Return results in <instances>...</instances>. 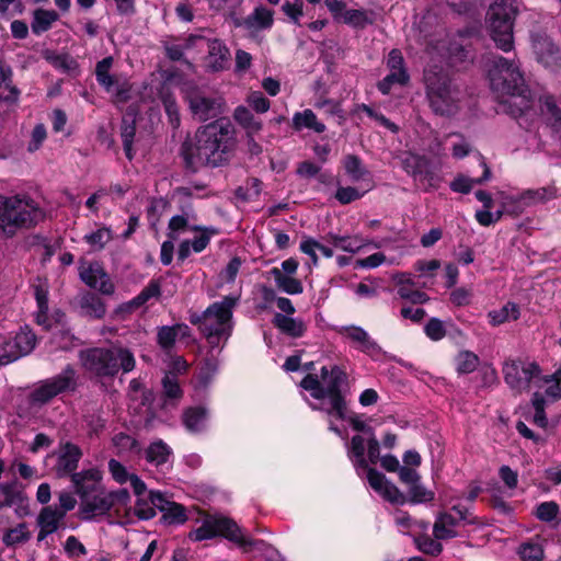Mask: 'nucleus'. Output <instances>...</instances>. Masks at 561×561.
<instances>
[{
  "label": "nucleus",
  "instance_id": "bb28decb",
  "mask_svg": "<svg viewBox=\"0 0 561 561\" xmlns=\"http://www.w3.org/2000/svg\"><path fill=\"white\" fill-rule=\"evenodd\" d=\"M328 241L344 252L356 254L364 250L366 247L373 244L368 239H365L358 234L356 236H339L329 234Z\"/></svg>",
  "mask_w": 561,
  "mask_h": 561
},
{
  "label": "nucleus",
  "instance_id": "13d9d810",
  "mask_svg": "<svg viewBox=\"0 0 561 561\" xmlns=\"http://www.w3.org/2000/svg\"><path fill=\"white\" fill-rule=\"evenodd\" d=\"M160 295V285L152 280L147 287H145L138 296L127 304L128 309H134L142 306L149 299L158 297Z\"/></svg>",
  "mask_w": 561,
  "mask_h": 561
},
{
  "label": "nucleus",
  "instance_id": "f3484780",
  "mask_svg": "<svg viewBox=\"0 0 561 561\" xmlns=\"http://www.w3.org/2000/svg\"><path fill=\"white\" fill-rule=\"evenodd\" d=\"M79 275L85 285L99 290L103 295H112L114 293V284L99 262L81 261Z\"/></svg>",
  "mask_w": 561,
  "mask_h": 561
},
{
  "label": "nucleus",
  "instance_id": "412c9836",
  "mask_svg": "<svg viewBox=\"0 0 561 561\" xmlns=\"http://www.w3.org/2000/svg\"><path fill=\"white\" fill-rule=\"evenodd\" d=\"M422 463V457L415 449L407 450L402 456V465L397 471L399 481L408 486L410 491H420L421 476L419 468Z\"/></svg>",
  "mask_w": 561,
  "mask_h": 561
},
{
  "label": "nucleus",
  "instance_id": "4d7b16f0",
  "mask_svg": "<svg viewBox=\"0 0 561 561\" xmlns=\"http://www.w3.org/2000/svg\"><path fill=\"white\" fill-rule=\"evenodd\" d=\"M81 307L85 312L93 318H102L105 314L106 308L100 297L94 294L83 296Z\"/></svg>",
  "mask_w": 561,
  "mask_h": 561
},
{
  "label": "nucleus",
  "instance_id": "9b49d317",
  "mask_svg": "<svg viewBox=\"0 0 561 561\" xmlns=\"http://www.w3.org/2000/svg\"><path fill=\"white\" fill-rule=\"evenodd\" d=\"M443 511L437 515L433 535L437 539H453L460 536V529L471 522L469 507L458 497L442 500Z\"/></svg>",
  "mask_w": 561,
  "mask_h": 561
},
{
  "label": "nucleus",
  "instance_id": "f8f14e48",
  "mask_svg": "<svg viewBox=\"0 0 561 561\" xmlns=\"http://www.w3.org/2000/svg\"><path fill=\"white\" fill-rule=\"evenodd\" d=\"M77 373L68 365L60 374L38 382L28 396L30 404L41 407L56 396L73 391L77 387Z\"/></svg>",
  "mask_w": 561,
  "mask_h": 561
},
{
  "label": "nucleus",
  "instance_id": "393cba45",
  "mask_svg": "<svg viewBox=\"0 0 561 561\" xmlns=\"http://www.w3.org/2000/svg\"><path fill=\"white\" fill-rule=\"evenodd\" d=\"M533 49L539 62L546 67L552 66L561 60V53L557 45L546 34H534L531 36Z\"/></svg>",
  "mask_w": 561,
  "mask_h": 561
},
{
  "label": "nucleus",
  "instance_id": "9d476101",
  "mask_svg": "<svg viewBox=\"0 0 561 561\" xmlns=\"http://www.w3.org/2000/svg\"><path fill=\"white\" fill-rule=\"evenodd\" d=\"M516 14V0H494L489 8L488 28L496 47L503 51H511L514 47L513 26Z\"/></svg>",
  "mask_w": 561,
  "mask_h": 561
},
{
  "label": "nucleus",
  "instance_id": "ea45409f",
  "mask_svg": "<svg viewBox=\"0 0 561 561\" xmlns=\"http://www.w3.org/2000/svg\"><path fill=\"white\" fill-rule=\"evenodd\" d=\"M383 500L394 505L421 504L434 500V493H382Z\"/></svg>",
  "mask_w": 561,
  "mask_h": 561
},
{
  "label": "nucleus",
  "instance_id": "0eeeda50",
  "mask_svg": "<svg viewBox=\"0 0 561 561\" xmlns=\"http://www.w3.org/2000/svg\"><path fill=\"white\" fill-rule=\"evenodd\" d=\"M347 456L357 474L366 479L369 486L375 491H382L386 477L382 472L370 467V465L380 461L379 442L374 436L366 439L362 435H355L347 446Z\"/></svg>",
  "mask_w": 561,
  "mask_h": 561
},
{
  "label": "nucleus",
  "instance_id": "bf43d9fd",
  "mask_svg": "<svg viewBox=\"0 0 561 561\" xmlns=\"http://www.w3.org/2000/svg\"><path fill=\"white\" fill-rule=\"evenodd\" d=\"M518 553L524 561H540L543 558V549L538 541L523 543Z\"/></svg>",
  "mask_w": 561,
  "mask_h": 561
},
{
  "label": "nucleus",
  "instance_id": "aec40b11",
  "mask_svg": "<svg viewBox=\"0 0 561 561\" xmlns=\"http://www.w3.org/2000/svg\"><path fill=\"white\" fill-rule=\"evenodd\" d=\"M556 196L553 187H540L527 190L516 196H506L503 201V207L514 213H522L524 207L549 201Z\"/></svg>",
  "mask_w": 561,
  "mask_h": 561
},
{
  "label": "nucleus",
  "instance_id": "423d86ee",
  "mask_svg": "<svg viewBox=\"0 0 561 561\" xmlns=\"http://www.w3.org/2000/svg\"><path fill=\"white\" fill-rule=\"evenodd\" d=\"M426 95L433 112L440 116H455L462 107V92L442 71L427 68L424 72Z\"/></svg>",
  "mask_w": 561,
  "mask_h": 561
},
{
  "label": "nucleus",
  "instance_id": "cd10ccee",
  "mask_svg": "<svg viewBox=\"0 0 561 561\" xmlns=\"http://www.w3.org/2000/svg\"><path fill=\"white\" fill-rule=\"evenodd\" d=\"M374 12L365 9H344L336 22H342L353 28H365L374 23Z\"/></svg>",
  "mask_w": 561,
  "mask_h": 561
},
{
  "label": "nucleus",
  "instance_id": "20e7f679",
  "mask_svg": "<svg viewBox=\"0 0 561 561\" xmlns=\"http://www.w3.org/2000/svg\"><path fill=\"white\" fill-rule=\"evenodd\" d=\"M237 302L238 297L226 296L208 306L203 313L191 314V323L198 328L211 348L221 350L231 336Z\"/></svg>",
  "mask_w": 561,
  "mask_h": 561
},
{
  "label": "nucleus",
  "instance_id": "052dcab7",
  "mask_svg": "<svg viewBox=\"0 0 561 561\" xmlns=\"http://www.w3.org/2000/svg\"><path fill=\"white\" fill-rule=\"evenodd\" d=\"M560 513L559 505L554 502H543L536 506L535 516L545 523L553 522Z\"/></svg>",
  "mask_w": 561,
  "mask_h": 561
},
{
  "label": "nucleus",
  "instance_id": "dca6fc26",
  "mask_svg": "<svg viewBox=\"0 0 561 561\" xmlns=\"http://www.w3.org/2000/svg\"><path fill=\"white\" fill-rule=\"evenodd\" d=\"M185 99L193 115L199 121H208L221 112V100L207 96L204 91L197 88L188 89Z\"/></svg>",
  "mask_w": 561,
  "mask_h": 561
},
{
  "label": "nucleus",
  "instance_id": "f03ea898",
  "mask_svg": "<svg viewBox=\"0 0 561 561\" xmlns=\"http://www.w3.org/2000/svg\"><path fill=\"white\" fill-rule=\"evenodd\" d=\"M347 382V374L339 366L321 368V379L316 375H307L300 386L310 392L311 397L319 400V404H312V409L323 411L328 415L330 430L337 435L341 431L335 426V420L346 419V400L342 393V387Z\"/></svg>",
  "mask_w": 561,
  "mask_h": 561
},
{
  "label": "nucleus",
  "instance_id": "c03bdc74",
  "mask_svg": "<svg viewBox=\"0 0 561 561\" xmlns=\"http://www.w3.org/2000/svg\"><path fill=\"white\" fill-rule=\"evenodd\" d=\"M149 501L139 499L135 513L141 519H150L156 516V506L162 502V493H147Z\"/></svg>",
  "mask_w": 561,
  "mask_h": 561
},
{
  "label": "nucleus",
  "instance_id": "8fccbe9b",
  "mask_svg": "<svg viewBox=\"0 0 561 561\" xmlns=\"http://www.w3.org/2000/svg\"><path fill=\"white\" fill-rule=\"evenodd\" d=\"M113 239V231L110 227L100 226L95 231L84 234L83 240L95 251L104 247Z\"/></svg>",
  "mask_w": 561,
  "mask_h": 561
},
{
  "label": "nucleus",
  "instance_id": "1a4fd4ad",
  "mask_svg": "<svg viewBox=\"0 0 561 561\" xmlns=\"http://www.w3.org/2000/svg\"><path fill=\"white\" fill-rule=\"evenodd\" d=\"M82 366L96 376H114L121 369L129 373L135 368L134 354L125 347L91 348L80 353Z\"/></svg>",
  "mask_w": 561,
  "mask_h": 561
},
{
  "label": "nucleus",
  "instance_id": "5701e85b",
  "mask_svg": "<svg viewBox=\"0 0 561 561\" xmlns=\"http://www.w3.org/2000/svg\"><path fill=\"white\" fill-rule=\"evenodd\" d=\"M469 42L465 34L459 33L454 39L435 47L439 55L447 59L448 64L453 67H458L471 59L470 50L468 49Z\"/></svg>",
  "mask_w": 561,
  "mask_h": 561
},
{
  "label": "nucleus",
  "instance_id": "7c9ffc66",
  "mask_svg": "<svg viewBox=\"0 0 561 561\" xmlns=\"http://www.w3.org/2000/svg\"><path fill=\"white\" fill-rule=\"evenodd\" d=\"M273 323L282 333L291 337H300L307 330V325L301 319L283 313H276Z\"/></svg>",
  "mask_w": 561,
  "mask_h": 561
},
{
  "label": "nucleus",
  "instance_id": "c756f323",
  "mask_svg": "<svg viewBox=\"0 0 561 561\" xmlns=\"http://www.w3.org/2000/svg\"><path fill=\"white\" fill-rule=\"evenodd\" d=\"M230 59V51L224 42L213 39L208 44V66L215 70L227 68Z\"/></svg>",
  "mask_w": 561,
  "mask_h": 561
},
{
  "label": "nucleus",
  "instance_id": "473e14b6",
  "mask_svg": "<svg viewBox=\"0 0 561 561\" xmlns=\"http://www.w3.org/2000/svg\"><path fill=\"white\" fill-rule=\"evenodd\" d=\"M20 98V90L12 83V70L9 66L0 64V100L15 103Z\"/></svg>",
  "mask_w": 561,
  "mask_h": 561
},
{
  "label": "nucleus",
  "instance_id": "2f4dec72",
  "mask_svg": "<svg viewBox=\"0 0 561 561\" xmlns=\"http://www.w3.org/2000/svg\"><path fill=\"white\" fill-rule=\"evenodd\" d=\"M101 481L102 472L96 468H90L72 474V482L77 491H96Z\"/></svg>",
  "mask_w": 561,
  "mask_h": 561
},
{
  "label": "nucleus",
  "instance_id": "2eb2a0df",
  "mask_svg": "<svg viewBox=\"0 0 561 561\" xmlns=\"http://www.w3.org/2000/svg\"><path fill=\"white\" fill-rule=\"evenodd\" d=\"M36 344L35 334L27 328H22L12 339L0 347V365H8L32 352Z\"/></svg>",
  "mask_w": 561,
  "mask_h": 561
},
{
  "label": "nucleus",
  "instance_id": "a878e982",
  "mask_svg": "<svg viewBox=\"0 0 561 561\" xmlns=\"http://www.w3.org/2000/svg\"><path fill=\"white\" fill-rule=\"evenodd\" d=\"M345 173L352 182L362 183L365 186V192L374 187L370 172L363 165L358 157L348 154L343 160Z\"/></svg>",
  "mask_w": 561,
  "mask_h": 561
},
{
  "label": "nucleus",
  "instance_id": "ddd939ff",
  "mask_svg": "<svg viewBox=\"0 0 561 561\" xmlns=\"http://www.w3.org/2000/svg\"><path fill=\"white\" fill-rule=\"evenodd\" d=\"M502 370L505 382L517 393L529 391L540 382V368L535 362L510 358Z\"/></svg>",
  "mask_w": 561,
  "mask_h": 561
},
{
  "label": "nucleus",
  "instance_id": "37998d69",
  "mask_svg": "<svg viewBox=\"0 0 561 561\" xmlns=\"http://www.w3.org/2000/svg\"><path fill=\"white\" fill-rule=\"evenodd\" d=\"M455 369L459 375L473 373L480 365V358L471 351H460L454 359Z\"/></svg>",
  "mask_w": 561,
  "mask_h": 561
},
{
  "label": "nucleus",
  "instance_id": "4be33fe9",
  "mask_svg": "<svg viewBox=\"0 0 561 561\" xmlns=\"http://www.w3.org/2000/svg\"><path fill=\"white\" fill-rule=\"evenodd\" d=\"M337 332L343 339L351 343L353 347L371 357L381 353L380 346L362 327L345 325L341 327Z\"/></svg>",
  "mask_w": 561,
  "mask_h": 561
},
{
  "label": "nucleus",
  "instance_id": "7ed1b4c3",
  "mask_svg": "<svg viewBox=\"0 0 561 561\" xmlns=\"http://www.w3.org/2000/svg\"><path fill=\"white\" fill-rule=\"evenodd\" d=\"M195 144L183 145L184 158L191 167H218L227 160L234 146V129L227 119H218L199 128Z\"/></svg>",
  "mask_w": 561,
  "mask_h": 561
},
{
  "label": "nucleus",
  "instance_id": "a19ab883",
  "mask_svg": "<svg viewBox=\"0 0 561 561\" xmlns=\"http://www.w3.org/2000/svg\"><path fill=\"white\" fill-rule=\"evenodd\" d=\"M234 121L242 126L248 135L252 138L262 129V123L254 117L251 111L245 106H238L233 113Z\"/></svg>",
  "mask_w": 561,
  "mask_h": 561
},
{
  "label": "nucleus",
  "instance_id": "c85d7f7f",
  "mask_svg": "<svg viewBox=\"0 0 561 561\" xmlns=\"http://www.w3.org/2000/svg\"><path fill=\"white\" fill-rule=\"evenodd\" d=\"M108 471L112 478L119 484L129 483L134 491H145V483L116 459L108 461Z\"/></svg>",
  "mask_w": 561,
  "mask_h": 561
},
{
  "label": "nucleus",
  "instance_id": "09e8293b",
  "mask_svg": "<svg viewBox=\"0 0 561 561\" xmlns=\"http://www.w3.org/2000/svg\"><path fill=\"white\" fill-rule=\"evenodd\" d=\"M244 23L249 28H268L273 24V12L264 7H257Z\"/></svg>",
  "mask_w": 561,
  "mask_h": 561
},
{
  "label": "nucleus",
  "instance_id": "a18cd8bd",
  "mask_svg": "<svg viewBox=\"0 0 561 561\" xmlns=\"http://www.w3.org/2000/svg\"><path fill=\"white\" fill-rule=\"evenodd\" d=\"M482 164L484 167V171H483V175L481 178L471 179V178H468L465 175H459L450 183V188L454 192L467 194L471 191L473 185L481 184V183L488 181L491 178V171L484 162Z\"/></svg>",
  "mask_w": 561,
  "mask_h": 561
},
{
  "label": "nucleus",
  "instance_id": "603ef678",
  "mask_svg": "<svg viewBox=\"0 0 561 561\" xmlns=\"http://www.w3.org/2000/svg\"><path fill=\"white\" fill-rule=\"evenodd\" d=\"M3 506L12 507L18 516L28 514L23 493H0V507Z\"/></svg>",
  "mask_w": 561,
  "mask_h": 561
},
{
  "label": "nucleus",
  "instance_id": "4468645a",
  "mask_svg": "<svg viewBox=\"0 0 561 561\" xmlns=\"http://www.w3.org/2000/svg\"><path fill=\"white\" fill-rule=\"evenodd\" d=\"M403 169L409 173L414 181L424 190H436L443 182L440 167L434 164L430 159L409 153L402 161Z\"/></svg>",
  "mask_w": 561,
  "mask_h": 561
},
{
  "label": "nucleus",
  "instance_id": "72a5a7b5",
  "mask_svg": "<svg viewBox=\"0 0 561 561\" xmlns=\"http://www.w3.org/2000/svg\"><path fill=\"white\" fill-rule=\"evenodd\" d=\"M59 20V14L55 10L36 9L33 12L31 22L32 32L41 35L51 28L53 24Z\"/></svg>",
  "mask_w": 561,
  "mask_h": 561
},
{
  "label": "nucleus",
  "instance_id": "58836bf2",
  "mask_svg": "<svg viewBox=\"0 0 561 561\" xmlns=\"http://www.w3.org/2000/svg\"><path fill=\"white\" fill-rule=\"evenodd\" d=\"M171 455V448L162 440L151 443L146 450L147 461L156 467L167 465Z\"/></svg>",
  "mask_w": 561,
  "mask_h": 561
},
{
  "label": "nucleus",
  "instance_id": "338daca9",
  "mask_svg": "<svg viewBox=\"0 0 561 561\" xmlns=\"http://www.w3.org/2000/svg\"><path fill=\"white\" fill-rule=\"evenodd\" d=\"M46 138H47V129H46L45 125L42 123L36 124L34 126L33 130L31 131V138L27 144V151L28 152L37 151L42 147V145L44 144Z\"/></svg>",
  "mask_w": 561,
  "mask_h": 561
},
{
  "label": "nucleus",
  "instance_id": "6e6d98bb",
  "mask_svg": "<svg viewBox=\"0 0 561 561\" xmlns=\"http://www.w3.org/2000/svg\"><path fill=\"white\" fill-rule=\"evenodd\" d=\"M31 538V533L26 524H19L18 526L8 529L3 535V542L8 547L16 546L26 542Z\"/></svg>",
  "mask_w": 561,
  "mask_h": 561
},
{
  "label": "nucleus",
  "instance_id": "6ab92c4d",
  "mask_svg": "<svg viewBox=\"0 0 561 561\" xmlns=\"http://www.w3.org/2000/svg\"><path fill=\"white\" fill-rule=\"evenodd\" d=\"M387 68L389 73L378 83V89L382 94H388L393 84L404 85L410 79L399 49H392L389 53Z\"/></svg>",
  "mask_w": 561,
  "mask_h": 561
},
{
  "label": "nucleus",
  "instance_id": "5fc2aeb1",
  "mask_svg": "<svg viewBox=\"0 0 561 561\" xmlns=\"http://www.w3.org/2000/svg\"><path fill=\"white\" fill-rule=\"evenodd\" d=\"M62 517L64 512H60L58 508L47 506L39 513L37 523L39 527H45L47 530L56 531Z\"/></svg>",
  "mask_w": 561,
  "mask_h": 561
},
{
  "label": "nucleus",
  "instance_id": "69168bd1",
  "mask_svg": "<svg viewBox=\"0 0 561 561\" xmlns=\"http://www.w3.org/2000/svg\"><path fill=\"white\" fill-rule=\"evenodd\" d=\"M538 102L542 114L561 123V108L558 107L553 96L545 95Z\"/></svg>",
  "mask_w": 561,
  "mask_h": 561
},
{
  "label": "nucleus",
  "instance_id": "774afa93",
  "mask_svg": "<svg viewBox=\"0 0 561 561\" xmlns=\"http://www.w3.org/2000/svg\"><path fill=\"white\" fill-rule=\"evenodd\" d=\"M247 103L256 113H266L270 110L271 102L260 91L249 93Z\"/></svg>",
  "mask_w": 561,
  "mask_h": 561
},
{
  "label": "nucleus",
  "instance_id": "864d4df0",
  "mask_svg": "<svg viewBox=\"0 0 561 561\" xmlns=\"http://www.w3.org/2000/svg\"><path fill=\"white\" fill-rule=\"evenodd\" d=\"M35 299L37 304V312L35 316L37 324L48 329L50 327L49 319L47 316L48 311V299L47 290L41 286L35 288Z\"/></svg>",
  "mask_w": 561,
  "mask_h": 561
},
{
  "label": "nucleus",
  "instance_id": "6e6552de",
  "mask_svg": "<svg viewBox=\"0 0 561 561\" xmlns=\"http://www.w3.org/2000/svg\"><path fill=\"white\" fill-rule=\"evenodd\" d=\"M216 536H222L234 542L244 552L248 551V547L254 546L256 548H264L275 554V551L266 546L264 541L252 540L233 519L220 515L207 516L198 528L193 529L188 534V538L192 541L208 540Z\"/></svg>",
  "mask_w": 561,
  "mask_h": 561
},
{
  "label": "nucleus",
  "instance_id": "680f3d73",
  "mask_svg": "<svg viewBox=\"0 0 561 561\" xmlns=\"http://www.w3.org/2000/svg\"><path fill=\"white\" fill-rule=\"evenodd\" d=\"M442 539L430 537L428 535L420 536L415 539L417 548L427 554L437 556L442 552L443 546L439 542Z\"/></svg>",
  "mask_w": 561,
  "mask_h": 561
},
{
  "label": "nucleus",
  "instance_id": "4c0bfd02",
  "mask_svg": "<svg viewBox=\"0 0 561 561\" xmlns=\"http://www.w3.org/2000/svg\"><path fill=\"white\" fill-rule=\"evenodd\" d=\"M81 510L87 515H99L106 512L111 506V501L99 496L96 493H80Z\"/></svg>",
  "mask_w": 561,
  "mask_h": 561
},
{
  "label": "nucleus",
  "instance_id": "49530a36",
  "mask_svg": "<svg viewBox=\"0 0 561 561\" xmlns=\"http://www.w3.org/2000/svg\"><path fill=\"white\" fill-rule=\"evenodd\" d=\"M537 389H543L547 397L554 399L561 398V367L549 376L540 374V382Z\"/></svg>",
  "mask_w": 561,
  "mask_h": 561
},
{
  "label": "nucleus",
  "instance_id": "c9c22d12",
  "mask_svg": "<svg viewBox=\"0 0 561 561\" xmlns=\"http://www.w3.org/2000/svg\"><path fill=\"white\" fill-rule=\"evenodd\" d=\"M190 335V328L186 324L180 323L172 327H161L158 330V343L159 345L164 348L169 350L171 348L175 340L181 337H186Z\"/></svg>",
  "mask_w": 561,
  "mask_h": 561
},
{
  "label": "nucleus",
  "instance_id": "79ce46f5",
  "mask_svg": "<svg viewBox=\"0 0 561 561\" xmlns=\"http://www.w3.org/2000/svg\"><path fill=\"white\" fill-rule=\"evenodd\" d=\"M275 284L278 289L288 295H298L304 290L301 282L295 277L285 275L279 268L274 267L272 270Z\"/></svg>",
  "mask_w": 561,
  "mask_h": 561
},
{
  "label": "nucleus",
  "instance_id": "f704fd0d",
  "mask_svg": "<svg viewBox=\"0 0 561 561\" xmlns=\"http://www.w3.org/2000/svg\"><path fill=\"white\" fill-rule=\"evenodd\" d=\"M520 316L519 307L515 302H506L500 309L488 312L489 323L499 327L506 322L516 321Z\"/></svg>",
  "mask_w": 561,
  "mask_h": 561
},
{
  "label": "nucleus",
  "instance_id": "0e129e2a",
  "mask_svg": "<svg viewBox=\"0 0 561 561\" xmlns=\"http://www.w3.org/2000/svg\"><path fill=\"white\" fill-rule=\"evenodd\" d=\"M192 226L193 225H190L188 219L186 217L180 215L173 216L169 221L168 236L171 240H175L179 238L181 233L186 231L190 232V227Z\"/></svg>",
  "mask_w": 561,
  "mask_h": 561
},
{
  "label": "nucleus",
  "instance_id": "a211bd4d",
  "mask_svg": "<svg viewBox=\"0 0 561 561\" xmlns=\"http://www.w3.org/2000/svg\"><path fill=\"white\" fill-rule=\"evenodd\" d=\"M190 232L195 233L194 238L183 240L179 244L178 259L180 261L186 260L191 255L192 252H194V253L203 252L208 247L211 238L219 233L218 229L215 227H206V226H197V225L190 227Z\"/></svg>",
  "mask_w": 561,
  "mask_h": 561
},
{
  "label": "nucleus",
  "instance_id": "39448f33",
  "mask_svg": "<svg viewBox=\"0 0 561 561\" xmlns=\"http://www.w3.org/2000/svg\"><path fill=\"white\" fill-rule=\"evenodd\" d=\"M45 218L44 209L27 194H0V231L12 238Z\"/></svg>",
  "mask_w": 561,
  "mask_h": 561
},
{
  "label": "nucleus",
  "instance_id": "b1692460",
  "mask_svg": "<svg viewBox=\"0 0 561 561\" xmlns=\"http://www.w3.org/2000/svg\"><path fill=\"white\" fill-rule=\"evenodd\" d=\"M82 457L81 449L72 443L60 444L58 449L49 456L55 460V469L58 474H67L75 471Z\"/></svg>",
  "mask_w": 561,
  "mask_h": 561
},
{
  "label": "nucleus",
  "instance_id": "e433bc0d",
  "mask_svg": "<svg viewBox=\"0 0 561 561\" xmlns=\"http://www.w3.org/2000/svg\"><path fill=\"white\" fill-rule=\"evenodd\" d=\"M293 128L298 131L304 128H308L321 134L325 130V125L318 121L316 114L311 110H305L294 114Z\"/></svg>",
  "mask_w": 561,
  "mask_h": 561
},
{
  "label": "nucleus",
  "instance_id": "3c124183",
  "mask_svg": "<svg viewBox=\"0 0 561 561\" xmlns=\"http://www.w3.org/2000/svg\"><path fill=\"white\" fill-rule=\"evenodd\" d=\"M113 65L112 57H105L96 64L95 77L100 85L110 92L115 83L114 77L110 73Z\"/></svg>",
  "mask_w": 561,
  "mask_h": 561
},
{
  "label": "nucleus",
  "instance_id": "de8ad7c7",
  "mask_svg": "<svg viewBox=\"0 0 561 561\" xmlns=\"http://www.w3.org/2000/svg\"><path fill=\"white\" fill-rule=\"evenodd\" d=\"M207 412L203 408H190L183 414V423L190 432H198L205 427Z\"/></svg>",
  "mask_w": 561,
  "mask_h": 561
},
{
  "label": "nucleus",
  "instance_id": "f257e3e1",
  "mask_svg": "<svg viewBox=\"0 0 561 561\" xmlns=\"http://www.w3.org/2000/svg\"><path fill=\"white\" fill-rule=\"evenodd\" d=\"M486 67L491 90L500 99L504 111L515 118L530 115L536 100L525 88L518 61L493 55L488 59Z\"/></svg>",
  "mask_w": 561,
  "mask_h": 561
},
{
  "label": "nucleus",
  "instance_id": "e2e57ef3",
  "mask_svg": "<svg viewBox=\"0 0 561 561\" xmlns=\"http://www.w3.org/2000/svg\"><path fill=\"white\" fill-rule=\"evenodd\" d=\"M383 263L388 264H397V261L394 259L388 260L386 255L381 252H376L367 257L358 259L355 262V267L359 268H376L380 266Z\"/></svg>",
  "mask_w": 561,
  "mask_h": 561
}]
</instances>
